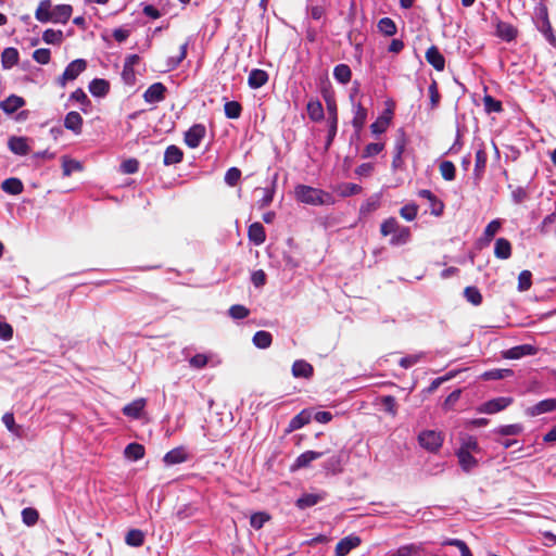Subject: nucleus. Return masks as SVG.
Returning a JSON list of instances; mask_svg holds the SVG:
<instances>
[{"instance_id":"nucleus-38","label":"nucleus","mask_w":556,"mask_h":556,"mask_svg":"<svg viewBox=\"0 0 556 556\" xmlns=\"http://www.w3.org/2000/svg\"><path fill=\"white\" fill-rule=\"evenodd\" d=\"M253 344L258 349H267L270 346L273 337L268 331L260 330L253 336Z\"/></svg>"},{"instance_id":"nucleus-14","label":"nucleus","mask_w":556,"mask_h":556,"mask_svg":"<svg viewBox=\"0 0 556 556\" xmlns=\"http://www.w3.org/2000/svg\"><path fill=\"white\" fill-rule=\"evenodd\" d=\"M188 459V453L185 447L179 446L170 450L164 455V463L168 466L177 465L186 462Z\"/></svg>"},{"instance_id":"nucleus-33","label":"nucleus","mask_w":556,"mask_h":556,"mask_svg":"<svg viewBox=\"0 0 556 556\" xmlns=\"http://www.w3.org/2000/svg\"><path fill=\"white\" fill-rule=\"evenodd\" d=\"M457 451L467 453H479L480 447L475 437L466 434L462 437L460 446Z\"/></svg>"},{"instance_id":"nucleus-34","label":"nucleus","mask_w":556,"mask_h":556,"mask_svg":"<svg viewBox=\"0 0 556 556\" xmlns=\"http://www.w3.org/2000/svg\"><path fill=\"white\" fill-rule=\"evenodd\" d=\"M456 455L458 457L462 469L466 472L472 470L478 464L477 459L472 456L471 453L457 451Z\"/></svg>"},{"instance_id":"nucleus-52","label":"nucleus","mask_w":556,"mask_h":556,"mask_svg":"<svg viewBox=\"0 0 556 556\" xmlns=\"http://www.w3.org/2000/svg\"><path fill=\"white\" fill-rule=\"evenodd\" d=\"M39 515L35 508L27 507L22 510L23 522L27 526H34L38 521Z\"/></svg>"},{"instance_id":"nucleus-17","label":"nucleus","mask_w":556,"mask_h":556,"mask_svg":"<svg viewBox=\"0 0 556 556\" xmlns=\"http://www.w3.org/2000/svg\"><path fill=\"white\" fill-rule=\"evenodd\" d=\"M427 62L432 65L437 71H443L445 66V59L439 49L431 46L426 52Z\"/></svg>"},{"instance_id":"nucleus-43","label":"nucleus","mask_w":556,"mask_h":556,"mask_svg":"<svg viewBox=\"0 0 556 556\" xmlns=\"http://www.w3.org/2000/svg\"><path fill=\"white\" fill-rule=\"evenodd\" d=\"M187 49H188V42H185L184 45L180 46L179 54H176V56H170L167 60V68L169 71L177 68L179 66V64L186 59Z\"/></svg>"},{"instance_id":"nucleus-37","label":"nucleus","mask_w":556,"mask_h":556,"mask_svg":"<svg viewBox=\"0 0 556 556\" xmlns=\"http://www.w3.org/2000/svg\"><path fill=\"white\" fill-rule=\"evenodd\" d=\"M307 114L308 117L314 122H319L324 118V108L320 103V101H309L307 103Z\"/></svg>"},{"instance_id":"nucleus-58","label":"nucleus","mask_w":556,"mask_h":556,"mask_svg":"<svg viewBox=\"0 0 556 556\" xmlns=\"http://www.w3.org/2000/svg\"><path fill=\"white\" fill-rule=\"evenodd\" d=\"M51 52L49 49L40 48L34 51L33 59L39 64H48L50 62Z\"/></svg>"},{"instance_id":"nucleus-19","label":"nucleus","mask_w":556,"mask_h":556,"mask_svg":"<svg viewBox=\"0 0 556 556\" xmlns=\"http://www.w3.org/2000/svg\"><path fill=\"white\" fill-rule=\"evenodd\" d=\"M64 127L76 135L81 132L83 117L78 112H68L64 118Z\"/></svg>"},{"instance_id":"nucleus-3","label":"nucleus","mask_w":556,"mask_h":556,"mask_svg":"<svg viewBox=\"0 0 556 556\" xmlns=\"http://www.w3.org/2000/svg\"><path fill=\"white\" fill-rule=\"evenodd\" d=\"M418 440L419 444L430 452L438 451L443 443L442 434L433 430L422 431L419 434Z\"/></svg>"},{"instance_id":"nucleus-12","label":"nucleus","mask_w":556,"mask_h":556,"mask_svg":"<svg viewBox=\"0 0 556 556\" xmlns=\"http://www.w3.org/2000/svg\"><path fill=\"white\" fill-rule=\"evenodd\" d=\"M348 460V454L343 451L331 456L324 465L325 469L331 473H339L342 471L344 464Z\"/></svg>"},{"instance_id":"nucleus-50","label":"nucleus","mask_w":556,"mask_h":556,"mask_svg":"<svg viewBox=\"0 0 556 556\" xmlns=\"http://www.w3.org/2000/svg\"><path fill=\"white\" fill-rule=\"evenodd\" d=\"M378 29L387 36H393L396 33V25L391 18L383 17L378 23Z\"/></svg>"},{"instance_id":"nucleus-31","label":"nucleus","mask_w":556,"mask_h":556,"mask_svg":"<svg viewBox=\"0 0 556 556\" xmlns=\"http://www.w3.org/2000/svg\"><path fill=\"white\" fill-rule=\"evenodd\" d=\"M4 192L17 195L23 192L24 186L18 178H8L1 184Z\"/></svg>"},{"instance_id":"nucleus-28","label":"nucleus","mask_w":556,"mask_h":556,"mask_svg":"<svg viewBox=\"0 0 556 556\" xmlns=\"http://www.w3.org/2000/svg\"><path fill=\"white\" fill-rule=\"evenodd\" d=\"M309 421L311 413L304 409L290 420L287 431L292 432L299 430L305 425H307Z\"/></svg>"},{"instance_id":"nucleus-41","label":"nucleus","mask_w":556,"mask_h":556,"mask_svg":"<svg viewBox=\"0 0 556 556\" xmlns=\"http://www.w3.org/2000/svg\"><path fill=\"white\" fill-rule=\"evenodd\" d=\"M336 191L343 198L358 194L362 192V187L352 182H344L336 188Z\"/></svg>"},{"instance_id":"nucleus-24","label":"nucleus","mask_w":556,"mask_h":556,"mask_svg":"<svg viewBox=\"0 0 556 556\" xmlns=\"http://www.w3.org/2000/svg\"><path fill=\"white\" fill-rule=\"evenodd\" d=\"M184 153L177 146H169L166 148L164 153V164L166 166L180 163L182 161Z\"/></svg>"},{"instance_id":"nucleus-61","label":"nucleus","mask_w":556,"mask_h":556,"mask_svg":"<svg viewBox=\"0 0 556 556\" xmlns=\"http://www.w3.org/2000/svg\"><path fill=\"white\" fill-rule=\"evenodd\" d=\"M269 519V516L265 513H255L250 518V525L252 528L258 530Z\"/></svg>"},{"instance_id":"nucleus-44","label":"nucleus","mask_w":556,"mask_h":556,"mask_svg":"<svg viewBox=\"0 0 556 556\" xmlns=\"http://www.w3.org/2000/svg\"><path fill=\"white\" fill-rule=\"evenodd\" d=\"M464 296L475 306H478L482 303V295L476 287H466L464 290Z\"/></svg>"},{"instance_id":"nucleus-29","label":"nucleus","mask_w":556,"mask_h":556,"mask_svg":"<svg viewBox=\"0 0 556 556\" xmlns=\"http://www.w3.org/2000/svg\"><path fill=\"white\" fill-rule=\"evenodd\" d=\"M488 155L484 149L480 148L476 151L475 157V176L480 179L486 166Z\"/></svg>"},{"instance_id":"nucleus-22","label":"nucleus","mask_w":556,"mask_h":556,"mask_svg":"<svg viewBox=\"0 0 556 556\" xmlns=\"http://www.w3.org/2000/svg\"><path fill=\"white\" fill-rule=\"evenodd\" d=\"M268 80V75L263 70H252L249 74L248 84L252 89H257L264 86Z\"/></svg>"},{"instance_id":"nucleus-36","label":"nucleus","mask_w":556,"mask_h":556,"mask_svg":"<svg viewBox=\"0 0 556 556\" xmlns=\"http://www.w3.org/2000/svg\"><path fill=\"white\" fill-rule=\"evenodd\" d=\"M124 454L130 460H139L144 456V447L139 443H130L125 447Z\"/></svg>"},{"instance_id":"nucleus-15","label":"nucleus","mask_w":556,"mask_h":556,"mask_svg":"<svg viewBox=\"0 0 556 556\" xmlns=\"http://www.w3.org/2000/svg\"><path fill=\"white\" fill-rule=\"evenodd\" d=\"M25 105V100L15 94H11L5 100L0 102V109L7 114H13L18 109Z\"/></svg>"},{"instance_id":"nucleus-23","label":"nucleus","mask_w":556,"mask_h":556,"mask_svg":"<svg viewBox=\"0 0 556 556\" xmlns=\"http://www.w3.org/2000/svg\"><path fill=\"white\" fill-rule=\"evenodd\" d=\"M324 454V452L306 451L295 459L293 469L307 467L313 460L320 458Z\"/></svg>"},{"instance_id":"nucleus-4","label":"nucleus","mask_w":556,"mask_h":556,"mask_svg":"<svg viewBox=\"0 0 556 556\" xmlns=\"http://www.w3.org/2000/svg\"><path fill=\"white\" fill-rule=\"evenodd\" d=\"M511 403H513L511 397H507V396L495 397V399H492V400L481 404L478 408V412L482 413V414H495V413H498V412L505 409Z\"/></svg>"},{"instance_id":"nucleus-56","label":"nucleus","mask_w":556,"mask_h":556,"mask_svg":"<svg viewBox=\"0 0 556 556\" xmlns=\"http://www.w3.org/2000/svg\"><path fill=\"white\" fill-rule=\"evenodd\" d=\"M390 124V117H379L376 122L370 125L371 132L380 135L384 132Z\"/></svg>"},{"instance_id":"nucleus-9","label":"nucleus","mask_w":556,"mask_h":556,"mask_svg":"<svg viewBox=\"0 0 556 556\" xmlns=\"http://www.w3.org/2000/svg\"><path fill=\"white\" fill-rule=\"evenodd\" d=\"M556 410V399H546L526 409V414L535 417L545 413Z\"/></svg>"},{"instance_id":"nucleus-59","label":"nucleus","mask_w":556,"mask_h":556,"mask_svg":"<svg viewBox=\"0 0 556 556\" xmlns=\"http://www.w3.org/2000/svg\"><path fill=\"white\" fill-rule=\"evenodd\" d=\"M502 223L500 219H494L488 224V226L484 229V237L488 241H491L493 237L497 233V231L501 229Z\"/></svg>"},{"instance_id":"nucleus-16","label":"nucleus","mask_w":556,"mask_h":556,"mask_svg":"<svg viewBox=\"0 0 556 556\" xmlns=\"http://www.w3.org/2000/svg\"><path fill=\"white\" fill-rule=\"evenodd\" d=\"M73 9L70 4H58L52 8L51 22L65 24L71 15Z\"/></svg>"},{"instance_id":"nucleus-21","label":"nucleus","mask_w":556,"mask_h":556,"mask_svg":"<svg viewBox=\"0 0 556 556\" xmlns=\"http://www.w3.org/2000/svg\"><path fill=\"white\" fill-rule=\"evenodd\" d=\"M9 149L17 155H26L29 152L27 139L24 137H11L9 139Z\"/></svg>"},{"instance_id":"nucleus-30","label":"nucleus","mask_w":556,"mask_h":556,"mask_svg":"<svg viewBox=\"0 0 556 556\" xmlns=\"http://www.w3.org/2000/svg\"><path fill=\"white\" fill-rule=\"evenodd\" d=\"M18 61V51L15 48H5L1 54V64L3 68L13 67Z\"/></svg>"},{"instance_id":"nucleus-39","label":"nucleus","mask_w":556,"mask_h":556,"mask_svg":"<svg viewBox=\"0 0 556 556\" xmlns=\"http://www.w3.org/2000/svg\"><path fill=\"white\" fill-rule=\"evenodd\" d=\"M89 91L94 97H103L109 91V83L104 79H93L89 85Z\"/></svg>"},{"instance_id":"nucleus-5","label":"nucleus","mask_w":556,"mask_h":556,"mask_svg":"<svg viewBox=\"0 0 556 556\" xmlns=\"http://www.w3.org/2000/svg\"><path fill=\"white\" fill-rule=\"evenodd\" d=\"M538 349L531 344H521L510 348L503 352V357L507 359H519L523 356L535 355Z\"/></svg>"},{"instance_id":"nucleus-6","label":"nucleus","mask_w":556,"mask_h":556,"mask_svg":"<svg viewBox=\"0 0 556 556\" xmlns=\"http://www.w3.org/2000/svg\"><path fill=\"white\" fill-rule=\"evenodd\" d=\"M205 136V127L195 124L185 134V142L189 148H198Z\"/></svg>"},{"instance_id":"nucleus-60","label":"nucleus","mask_w":556,"mask_h":556,"mask_svg":"<svg viewBox=\"0 0 556 556\" xmlns=\"http://www.w3.org/2000/svg\"><path fill=\"white\" fill-rule=\"evenodd\" d=\"M241 177V170L237 167H231L226 172L225 182L231 187L236 186Z\"/></svg>"},{"instance_id":"nucleus-8","label":"nucleus","mask_w":556,"mask_h":556,"mask_svg":"<svg viewBox=\"0 0 556 556\" xmlns=\"http://www.w3.org/2000/svg\"><path fill=\"white\" fill-rule=\"evenodd\" d=\"M147 400L139 397L134 400L131 403L125 405L122 409L123 414L132 419H139L143 416Z\"/></svg>"},{"instance_id":"nucleus-62","label":"nucleus","mask_w":556,"mask_h":556,"mask_svg":"<svg viewBox=\"0 0 556 556\" xmlns=\"http://www.w3.org/2000/svg\"><path fill=\"white\" fill-rule=\"evenodd\" d=\"M531 273L529 270H522L518 277V289L526 291L531 287Z\"/></svg>"},{"instance_id":"nucleus-20","label":"nucleus","mask_w":556,"mask_h":556,"mask_svg":"<svg viewBox=\"0 0 556 556\" xmlns=\"http://www.w3.org/2000/svg\"><path fill=\"white\" fill-rule=\"evenodd\" d=\"M325 500V493H305L296 501L300 509H306Z\"/></svg>"},{"instance_id":"nucleus-55","label":"nucleus","mask_w":556,"mask_h":556,"mask_svg":"<svg viewBox=\"0 0 556 556\" xmlns=\"http://www.w3.org/2000/svg\"><path fill=\"white\" fill-rule=\"evenodd\" d=\"M418 195L420 198L429 200L433 205H439V211L433 208V214L440 215L443 208V204L437 200V197L428 189H422L418 191Z\"/></svg>"},{"instance_id":"nucleus-51","label":"nucleus","mask_w":556,"mask_h":556,"mask_svg":"<svg viewBox=\"0 0 556 556\" xmlns=\"http://www.w3.org/2000/svg\"><path fill=\"white\" fill-rule=\"evenodd\" d=\"M210 358V355L199 353L189 359V365L194 369H202L208 364Z\"/></svg>"},{"instance_id":"nucleus-10","label":"nucleus","mask_w":556,"mask_h":556,"mask_svg":"<svg viewBox=\"0 0 556 556\" xmlns=\"http://www.w3.org/2000/svg\"><path fill=\"white\" fill-rule=\"evenodd\" d=\"M166 88L162 83H154L143 93V99L148 103H159L165 97Z\"/></svg>"},{"instance_id":"nucleus-46","label":"nucleus","mask_w":556,"mask_h":556,"mask_svg":"<svg viewBox=\"0 0 556 556\" xmlns=\"http://www.w3.org/2000/svg\"><path fill=\"white\" fill-rule=\"evenodd\" d=\"M511 369H491L482 375L484 380H501L513 375Z\"/></svg>"},{"instance_id":"nucleus-26","label":"nucleus","mask_w":556,"mask_h":556,"mask_svg":"<svg viewBox=\"0 0 556 556\" xmlns=\"http://www.w3.org/2000/svg\"><path fill=\"white\" fill-rule=\"evenodd\" d=\"M494 254L497 258L507 260L511 255V244L505 238H498L495 241Z\"/></svg>"},{"instance_id":"nucleus-47","label":"nucleus","mask_w":556,"mask_h":556,"mask_svg":"<svg viewBox=\"0 0 556 556\" xmlns=\"http://www.w3.org/2000/svg\"><path fill=\"white\" fill-rule=\"evenodd\" d=\"M401 225L394 217L386 219L380 226V232L382 236L394 235Z\"/></svg>"},{"instance_id":"nucleus-25","label":"nucleus","mask_w":556,"mask_h":556,"mask_svg":"<svg viewBox=\"0 0 556 556\" xmlns=\"http://www.w3.org/2000/svg\"><path fill=\"white\" fill-rule=\"evenodd\" d=\"M496 35L505 41H511L517 36V29L506 22H498L496 25Z\"/></svg>"},{"instance_id":"nucleus-53","label":"nucleus","mask_w":556,"mask_h":556,"mask_svg":"<svg viewBox=\"0 0 556 556\" xmlns=\"http://www.w3.org/2000/svg\"><path fill=\"white\" fill-rule=\"evenodd\" d=\"M443 544L457 547L460 552V556H472L467 544L459 539H447L446 541L443 542Z\"/></svg>"},{"instance_id":"nucleus-1","label":"nucleus","mask_w":556,"mask_h":556,"mask_svg":"<svg viewBox=\"0 0 556 556\" xmlns=\"http://www.w3.org/2000/svg\"><path fill=\"white\" fill-rule=\"evenodd\" d=\"M294 194L298 201L309 205H325L333 203L331 194L306 185L296 186Z\"/></svg>"},{"instance_id":"nucleus-49","label":"nucleus","mask_w":556,"mask_h":556,"mask_svg":"<svg viewBox=\"0 0 556 556\" xmlns=\"http://www.w3.org/2000/svg\"><path fill=\"white\" fill-rule=\"evenodd\" d=\"M440 173L442 177L447 180L452 181L455 178V165L451 161H443L439 166Z\"/></svg>"},{"instance_id":"nucleus-11","label":"nucleus","mask_w":556,"mask_h":556,"mask_svg":"<svg viewBox=\"0 0 556 556\" xmlns=\"http://www.w3.org/2000/svg\"><path fill=\"white\" fill-rule=\"evenodd\" d=\"M351 102L353 105L354 113L352 125L356 131H359L366 123L367 110L359 102H355L353 96H351Z\"/></svg>"},{"instance_id":"nucleus-27","label":"nucleus","mask_w":556,"mask_h":556,"mask_svg":"<svg viewBox=\"0 0 556 556\" xmlns=\"http://www.w3.org/2000/svg\"><path fill=\"white\" fill-rule=\"evenodd\" d=\"M51 15H52V4L50 0H42L36 12L35 17L37 21L41 23L51 22Z\"/></svg>"},{"instance_id":"nucleus-35","label":"nucleus","mask_w":556,"mask_h":556,"mask_svg":"<svg viewBox=\"0 0 556 556\" xmlns=\"http://www.w3.org/2000/svg\"><path fill=\"white\" fill-rule=\"evenodd\" d=\"M333 77L340 84L345 85L351 80V77H352L351 68L346 64H339L333 70Z\"/></svg>"},{"instance_id":"nucleus-2","label":"nucleus","mask_w":556,"mask_h":556,"mask_svg":"<svg viewBox=\"0 0 556 556\" xmlns=\"http://www.w3.org/2000/svg\"><path fill=\"white\" fill-rule=\"evenodd\" d=\"M86 67L87 63L83 59H77L71 62L58 80L60 86L65 87L67 81L76 79L86 70Z\"/></svg>"},{"instance_id":"nucleus-48","label":"nucleus","mask_w":556,"mask_h":556,"mask_svg":"<svg viewBox=\"0 0 556 556\" xmlns=\"http://www.w3.org/2000/svg\"><path fill=\"white\" fill-rule=\"evenodd\" d=\"M225 115L228 118H239L241 115L242 108L239 102L237 101H229L226 102L224 105Z\"/></svg>"},{"instance_id":"nucleus-32","label":"nucleus","mask_w":556,"mask_h":556,"mask_svg":"<svg viewBox=\"0 0 556 556\" xmlns=\"http://www.w3.org/2000/svg\"><path fill=\"white\" fill-rule=\"evenodd\" d=\"M410 240V230L408 227L400 226L396 232L391 237V245H403Z\"/></svg>"},{"instance_id":"nucleus-45","label":"nucleus","mask_w":556,"mask_h":556,"mask_svg":"<svg viewBox=\"0 0 556 556\" xmlns=\"http://www.w3.org/2000/svg\"><path fill=\"white\" fill-rule=\"evenodd\" d=\"M42 40L49 45H60L63 41L62 30L46 29L42 34Z\"/></svg>"},{"instance_id":"nucleus-57","label":"nucleus","mask_w":556,"mask_h":556,"mask_svg":"<svg viewBox=\"0 0 556 556\" xmlns=\"http://www.w3.org/2000/svg\"><path fill=\"white\" fill-rule=\"evenodd\" d=\"M420 551V546L416 544H407L399 547L392 556H413Z\"/></svg>"},{"instance_id":"nucleus-40","label":"nucleus","mask_w":556,"mask_h":556,"mask_svg":"<svg viewBox=\"0 0 556 556\" xmlns=\"http://www.w3.org/2000/svg\"><path fill=\"white\" fill-rule=\"evenodd\" d=\"M328 122H329V141L332 140V138L337 134V127H338V115H337V106L334 103H328Z\"/></svg>"},{"instance_id":"nucleus-18","label":"nucleus","mask_w":556,"mask_h":556,"mask_svg":"<svg viewBox=\"0 0 556 556\" xmlns=\"http://www.w3.org/2000/svg\"><path fill=\"white\" fill-rule=\"evenodd\" d=\"M248 236L251 242L255 245H261L266 239L265 228L258 222L253 223L249 226Z\"/></svg>"},{"instance_id":"nucleus-63","label":"nucleus","mask_w":556,"mask_h":556,"mask_svg":"<svg viewBox=\"0 0 556 556\" xmlns=\"http://www.w3.org/2000/svg\"><path fill=\"white\" fill-rule=\"evenodd\" d=\"M424 357V353L412 354L401 358L400 366L407 369L417 364Z\"/></svg>"},{"instance_id":"nucleus-13","label":"nucleus","mask_w":556,"mask_h":556,"mask_svg":"<svg viewBox=\"0 0 556 556\" xmlns=\"http://www.w3.org/2000/svg\"><path fill=\"white\" fill-rule=\"evenodd\" d=\"M291 372L294 378L309 379L314 374V368L306 361L298 359L292 364Z\"/></svg>"},{"instance_id":"nucleus-42","label":"nucleus","mask_w":556,"mask_h":556,"mask_svg":"<svg viewBox=\"0 0 556 556\" xmlns=\"http://www.w3.org/2000/svg\"><path fill=\"white\" fill-rule=\"evenodd\" d=\"M144 534L141 530L132 529L127 532L125 542L134 547H139L143 544Z\"/></svg>"},{"instance_id":"nucleus-7","label":"nucleus","mask_w":556,"mask_h":556,"mask_svg":"<svg viewBox=\"0 0 556 556\" xmlns=\"http://www.w3.org/2000/svg\"><path fill=\"white\" fill-rule=\"evenodd\" d=\"M361 539L357 535H349L338 542L334 548L336 556H346L352 549L361 544Z\"/></svg>"},{"instance_id":"nucleus-54","label":"nucleus","mask_w":556,"mask_h":556,"mask_svg":"<svg viewBox=\"0 0 556 556\" xmlns=\"http://www.w3.org/2000/svg\"><path fill=\"white\" fill-rule=\"evenodd\" d=\"M417 213L418 206L414 203L406 204L400 210L401 216L408 222L414 220L417 216Z\"/></svg>"},{"instance_id":"nucleus-64","label":"nucleus","mask_w":556,"mask_h":556,"mask_svg":"<svg viewBox=\"0 0 556 556\" xmlns=\"http://www.w3.org/2000/svg\"><path fill=\"white\" fill-rule=\"evenodd\" d=\"M249 309L243 306V305H232L230 308H229V315L233 318V319H243L245 318L248 315H249Z\"/></svg>"}]
</instances>
